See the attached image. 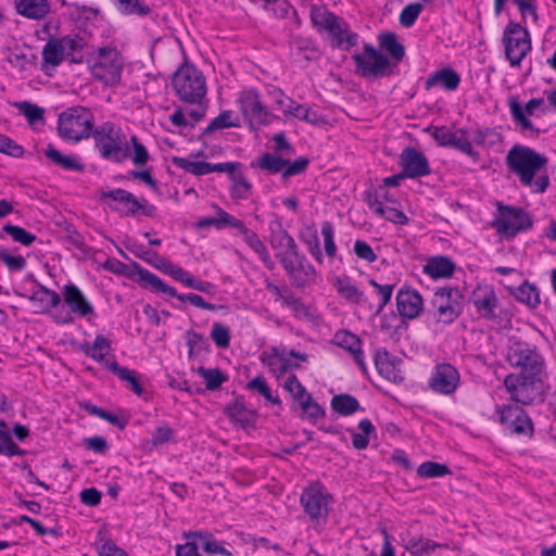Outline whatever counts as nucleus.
Instances as JSON below:
<instances>
[{
  "instance_id": "9b49d317",
  "label": "nucleus",
  "mask_w": 556,
  "mask_h": 556,
  "mask_svg": "<svg viewBox=\"0 0 556 556\" xmlns=\"http://www.w3.org/2000/svg\"><path fill=\"white\" fill-rule=\"evenodd\" d=\"M236 103L250 129L257 130L271 123L276 116L263 103L260 92L244 89L237 94Z\"/></svg>"
},
{
  "instance_id": "4d7b16f0",
  "label": "nucleus",
  "mask_w": 556,
  "mask_h": 556,
  "mask_svg": "<svg viewBox=\"0 0 556 556\" xmlns=\"http://www.w3.org/2000/svg\"><path fill=\"white\" fill-rule=\"evenodd\" d=\"M174 164L195 176H203L210 174V163L204 161H190L185 157H175Z\"/></svg>"
},
{
  "instance_id": "37998d69",
  "label": "nucleus",
  "mask_w": 556,
  "mask_h": 556,
  "mask_svg": "<svg viewBox=\"0 0 556 556\" xmlns=\"http://www.w3.org/2000/svg\"><path fill=\"white\" fill-rule=\"evenodd\" d=\"M330 405L331 408L341 416H351L358 410H364L357 399L346 393L334 395L331 399Z\"/></svg>"
},
{
  "instance_id": "5fc2aeb1",
  "label": "nucleus",
  "mask_w": 556,
  "mask_h": 556,
  "mask_svg": "<svg viewBox=\"0 0 556 556\" xmlns=\"http://www.w3.org/2000/svg\"><path fill=\"white\" fill-rule=\"evenodd\" d=\"M186 342L189 348L188 354H189L190 358L198 357L203 352L208 351L207 340L204 338L203 334H201L197 331H193V330L187 331L186 332Z\"/></svg>"
},
{
  "instance_id": "ea45409f",
  "label": "nucleus",
  "mask_w": 556,
  "mask_h": 556,
  "mask_svg": "<svg viewBox=\"0 0 556 556\" xmlns=\"http://www.w3.org/2000/svg\"><path fill=\"white\" fill-rule=\"evenodd\" d=\"M375 366L378 372L388 380L395 381L399 372L395 361L386 349H379L375 355Z\"/></svg>"
},
{
  "instance_id": "338daca9",
  "label": "nucleus",
  "mask_w": 556,
  "mask_h": 556,
  "mask_svg": "<svg viewBox=\"0 0 556 556\" xmlns=\"http://www.w3.org/2000/svg\"><path fill=\"white\" fill-rule=\"evenodd\" d=\"M299 405L306 418L314 422L325 417V409L313 400L312 395L306 396Z\"/></svg>"
},
{
  "instance_id": "a878e982",
  "label": "nucleus",
  "mask_w": 556,
  "mask_h": 556,
  "mask_svg": "<svg viewBox=\"0 0 556 556\" xmlns=\"http://www.w3.org/2000/svg\"><path fill=\"white\" fill-rule=\"evenodd\" d=\"M94 129L91 111L84 106H72V141L89 138Z\"/></svg>"
},
{
  "instance_id": "423d86ee",
  "label": "nucleus",
  "mask_w": 556,
  "mask_h": 556,
  "mask_svg": "<svg viewBox=\"0 0 556 556\" xmlns=\"http://www.w3.org/2000/svg\"><path fill=\"white\" fill-rule=\"evenodd\" d=\"M506 361L511 367L520 369L519 376L528 379H541L545 369V359L539 349L514 338L509 339Z\"/></svg>"
},
{
  "instance_id": "c03bdc74",
  "label": "nucleus",
  "mask_w": 556,
  "mask_h": 556,
  "mask_svg": "<svg viewBox=\"0 0 556 556\" xmlns=\"http://www.w3.org/2000/svg\"><path fill=\"white\" fill-rule=\"evenodd\" d=\"M514 295L518 302L527 305L529 308H536L541 303L539 288L529 281H523L516 289Z\"/></svg>"
},
{
  "instance_id": "13d9d810",
  "label": "nucleus",
  "mask_w": 556,
  "mask_h": 556,
  "mask_svg": "<svg viewBox=\"0 0 556 556\" xmlns=\"http://www.w3.org/2000/svg\"><path fill=\"white\" fill-rule=\"evenodd\" d=\"M451 473V469L440 463L425 462L417 468V475L421 478H440Z\"/></svg>"
},
{
  "instance_id": "0e129e2a",
  "label": "nucleus",
  "mask_w": 556,
  "mask_h": 556,
  "mask_svg": "<svg viewBox=\"0 0 556 556\" xmlns=\"http://www.w3.org/2000/svg\"><path fill=\"white\" fill-rule=\"evenodd\" d=\"M422 11V4L419 2H413L407 4L401 12L399 21L400 24L405 27H412Z\"/></svg>"
},
{
  "instance_id": "c85d7f7f",
  "label": "nucleus",
  "mask_w": 556,
  "mask_h": 556,
  "mask_svg": "<svg viewBox=\"0 0 556 556\" xmlns=\"http://www.w3.org/2000/svg\"><path fill=\"white\" fill-rule=\"evenodd\" d=\"M484 140V135L481 130H477L473 136H470L469 131L465 128H458L453 131L451 141L452 148L463 152L472 160L479 159V153L473 149L472 143L481 144Z\"/></svg>"
},
{
  "instance_id": "f8f14e48",
  "label": "nucleus",
  "mask_w": 556,
  "mask_h": 556,
  "mask_svg": "<svg viewBox=\"0 0 556 556\" xmlns=\"http://www.w3.org/2000/svg\"><path fill=\"white\" fill-rule=\"evenodd\" d=\"M308 164L309 160L305 156L290 161L278 153L266 152L251 165L269 175L281 174V179L287 181L290 177L303 174L307 169Z\"/></svg>"
},
{
  "instance_id": "6e6552de",
  "label": "nucleus",
  "mask_w": 556,
  "mask_h": 556,
  "mask_svg": "<svg viewBox=\"0 0 556 556\" xmlns=\"http://www.w3.org/2000/svg\"><path fill=\"white\" fill-rule=\"evenodd\" d=\"M88 68L98 80L106 86H117L124 70V59L119 51L111 46L101 47L87 58Z\"/></svg>"
},
{
  "instance_id": "2eb2a0df",
  "label": "nucleus",
  "mask_w": 556,
  "mask_h": 556,
  "mask_svg": "<svg viewBox=\"0 0 556 556\" xmlns=\"http://www.w3.org/2000/svg\"><path fill=\"white\" fill-rule=\"evenodd\" d=\"M509 113L516 128L525 136H538V129L530 121V116H534L535 112L544 105L543 98H533L525 105L519 102L517 96H510L507 101Z\"/></svg>"
},
{
  "instance_id": "58836bf2",
  "label": "nucleus",
  "mask_w": 556,
  "mask_h": 556,
  "mask_svg": "<svg viewBox=\"0 0 556 556\" xmlns=\"http://www.w3.org/2000/svg\"><path fill=\"white\" fill-rule=\"evenodd\" d=\"M7 62L17 70L20 73H24L35 68L37 66L38 56L33 51H10L7 55Z\"/></svg>"
},
{
  "instance_id": "6ab92c4d",
  "label": "nucleus",
  "mask_w": 556,
  "mask_h": 556,
  "mask_svg": "<svg viewBox=\"0 0 556 556\" xmlns=\"http://www.w3.org/2000/svg\"><path fill=\"white\" fill-rule=\"evenodd\" d=\"M540 380L510 374L505 377L504 387L510 400L522 405H531L540 397V390L536 384Z\"/></svg>"
},
{
  "instance_id": "4be33fe9",
  "label": "nucleus",
  "mask_w": 556,
  "mask_h": 556,
  "mask_svg": "<svg viewBox=\"0 0 556 556\" xmlns=\"http://www.w3.org/2000/svg\"><path fill=\"white\" fill-rule=\"evenodd\" d=\"M268 243L275 252V257L280 265L289 261L300 252L294 238L282 227L280 223H275L269 227Z\"/></svg>"
},
{
  "instance_id": "e433bc0d",
  "label": "nucleus",
  "mask_w": 556,
  "mask_h": 556,
  "mask_svg": "<svg viewBox=\"0 0 556 556\" xmlns=\"http://www.w3.org/2000/svg\"><path fill=\"white\" fill-rule=\"evenodd\" d=\"M80 348L87 356L102 364L104 368L108 359H115L114 356L106 357L112 350V345L110 340L102 334H97L92 344L86 342Z\"/></svg>"
},
{
  "instance_id": "a19ab883",
  "label": "nucleus",
  "mask_w": 556,
  "mask_h": 556,
  "mask_svg": "<svg viewBox=\"0 0 556 556\" xmlns=\"http://www.w3.org/2000/svg\"><path fill=\"white\" fill-rule=\"evenodd\" d=\"M122 15L146 17L151 13V7L144 0H112Z\"/></svg>"
},
{
  "instance_id": "3c124183",
  "label": "nucleus",
  "mask_w": 556,
  "mask_h": 556,
  "mask_svg": "<svg viewBox=\"0 0 556 556\" xmlns=\"http://www.w3.org/2000/svg\"><path fill=\"white\" fill-rule=\"evenodd\" d=\"M369 285L375 289V293L379 299L378 305L372 311L375 315L382 313L384 307L390 303L393 294L394 285L391 283H378L376 280L370 279Z\"/></svg>"
},
{
  "instance_id": "cd10ccee",
  "label": "nucleus",
  "mask_w": 556,
  "mask_h": 556,
  "mask_svg": "<svg viewBox=\"0 0 556 556\" xmlns=\"http://www.w3.org/2000/svg\"><path fill=\"white\" fill-rule=\"evenodd\" d=\"M460 75L452 67H443L428 75L425 89L439 87L445 91H455L460 85Z\"/></svg>"
},
{
  "instance_id": "8fccbe9b",
  "label": "nucleus",
  "mask_w": 556,
  "mask_h": 556,
  "mask_svg": "<svg viewBox=\"0 0 556 556\" xmlns=\"http://www.w3.org/2000/svg\"><path fill=\"white\" fill-rule=\"evenodd\" d=\"M239 121L235 116L233 112L230 110H226L220 112L216 117H214L211 123L205 128L204 132L210 134L216 130H222L230 127H238Z\"/></svg>"
},
{
  "instance_id": "603ef678",
  "label": "nucleus",
  "mask_w": 556,
  "mask_h": 556,
  "mask_svg": "<svg viewBox=\"0 0 556 556\" xmlns=\"http://www.w3.org/2000/svg\"><path fill=\"white\" fill-rule=\"evenodd\" d=\"M198 374L204 380L206 389L214 391L227 381L228 377L218 368L199 367Z\"/></svg>"
},
{
  "instance_id": "69168bd1",
  "label": "nucleus",
  "mask_w": 556,
  "mask_h": 556,
  "mask_svg": "<svg viewBox=\"0 0 556 556\" xmlns=\"http://www.w3.org/2000/svg\"><path fill=\"white\" fill-rule=\"evenodd\" d=\"M130 142L132 147V152H129V156L132 163L138 167L147 165V163L150 160V155L147 148L138 140L136 136H132L130 138Z\"/></svg>"
},
{
  "instance_id": "4c0bfd02",
  "label": "nucleus",
  "mask_w": 556,
  "mask_h": 556,
  "mask_svg": "<svg viewBox=\"0 0 556 556\" xmlns=\"http://www.w3.org/2000/svg\"><path fill=\"white\" fill-rule=\"evenodd\" d=\"M29 303L35 313H43L60 303V296L56 292L45 287H38L29 298Z\"/></svg>"
},
{
  "instance_id": "0eeeda50",
  "label": "nucleus",
  "mask_w": 556,
  "mask_h": 556,
  "mask_svg": "<svg viewBox=\"0 0 556 556\" xmlns=\"http://www.w3.org/2000/svg\"><path fill=\"white\" fill-rule=\"evenodd\" d=\"M101 157L122 163L129 157V144L122 128L111 122L99 125L92 135Z\"/></svg>"
},
{
  "instance_id": "aec40b11",
  "label": "nucleus",
  "mask_w": 556,
  "mask_h": 556,
  "mask_svg": "<svg viewBox=\"0 0 556 556\" xmlns=\"http://www.w3.org/2000/svg\"><path fill=\"white\" fill-rule=\"evenodd\" d=\"M352 59L356 65V72L362 76H383L391 66L389 59L371 45H366L363 52L354 54Z\"/></svg>"
},
{
  "instance_id": "680f3d73",
  "label": "nucleus",
  "mask_w": 556,
  "mask_h": 556,
  "mask_svg": "<svg viewBox=\"0 0 556 556\" xmlns=\"http://www.w3.org/2000/svg\"><path fill=\"white\" fill-rule=\"evenodd\" d=\"M152 266L162 271L165 275L170 276L174 280L177 281V277H179L182 267L174 264L173 262L166 260L163 256L154 254L153 261H149Z\"/></svg>"
},
{
  "instance_id": "774afa93",
  "label": "nucleus",
  "mask_w": 556,
  "mask_h": 556,
  "mask_svg": "<svg viewBox=\"0 0 556 556\" xmlns=\"http://www.w3.org/2000/svg\"><path fill=\"white\" fill-rule=\"evenodd\" d=\"M251 188L252 186L245 177L241 175L235 176L230 191L231 198L237 200H245L250 197Z\"/></svg>"
},
{
  "instance_id": "c9c22d12",
  "label": "nucleus",
  "mask_w": 556,
  "mask_h": 556,
  "mask_svg": "<svg viewBox=\"0 0 556 556\" xmlns=\"http://www.w3.org/2000/svg\"><path fill=\"white\" fill-rule=\"evenodd\" d=\"M64 46L56 39H50L42 49L41 71L49 74L50 70L59 66L64 59Z\"/></svg>"
},
{
  "instance_id": "72a5a7b5",
  "label": "nucleus",
  "mask_w": 556,
  "mask_h": 556,
  "mask_svg": "<svg viewBox=\"0 0 556 556\" xmlns=\"http://www.w3.org/2000/svg\"><path fill=\"white\" fill-rule=\"evenodd\" d=\"M455 270L454 262L443 255L430 257L422 267V273L433 279L452 277Z\"/></svg>"
},
{
  "instance_id": "09e8293b",
  "label": "nucleus",
  "mask_w": 556,
  "mask_h": 556,
  "mask_svg": "<svg viewBox=\"0 0 556 556\" xmlns=\"http://www.w3.org/2000/svg\"><path fill=\"white\" fill-rule=\"evenodd\" d=\"M358 429L362 431L361 433L353 432L352 434V445L356 450H365L369 444V437L371 434H376V429L372 422L365 418L358 422Z\"/></svg>"
},
{
  "instance_id": "e2e57ef3",
  "label": "nucleus",
  "mask_w": 556,
  "mask_h": 556,
  "mask_svg": "<svg viewBox=\"0 0 556 556\" xmlns=\"http://www.w3.org/2000/svg\"><path fill=\"white\" fill-rule=\"evenodd\" d=\"M321 236L324 238L325 253L329 258H333L337 254V245L334 242V228L328 220L321 223Z\"/></svg>"
},
{
  "instance_id": "9d476101",
  "label": "nucleus",
  "mask_w": 556,
  "mask_h": 556,
  "mask_svg": "<svg viewBox=\"0 0 556 556\" xmlns=\"http://www.w3.org/2000/svg\"><path fill=\"white\" fill-rule=\"evenodd\" d=\"M101 199L112 201L110 204L111 210L119 213L123 216L153 217L156 213L155 205L151 204L144 198H137L135 194L125 189L117 188L102 192Z\"/></svg>"
},
{
  "instance_id": "6e6d98bb",
  "label": "nucleus",
  "mask_w": 556,
  "mask_h": 556,
  "mask_svg": "<svg viewBox=\"0 0 556 556\" xmlns=\"http://www.w3.org/2000/svg\"><path fill=\"white\" fill-rule=\"evenodd\" d=\"M247 389L257 392L274 405H280L279 396L273 395L271 390L263 376H256L247 383Z\"/></svg>"
},
{
  "instance_id": "7c9ffc66",
  "label": "nucleus",
  "mask_w": 556,
  "mask_h": 556,
  "mask_svg": "<svg viewBox=\"0 0 556 556\" xmlns=\"http://www.w3.org/2000/svg\"><path fill=\"white\" fill-rule=\"evenodd\" d=\"M239 232L242 235L247 245L260 257L264 266L267 269L273 270L275 268V263L271 260L265 243L261 240L258 235L252 229L248 228L245 224L243 225V228L239 230Z\"/></svg>"
},
{
  "instance_id": "5701e85b",
  "label": "nucleus",
  "mask_w": 556,
  "mask_h": 556,
  "mask_svg": "<svg viewBox=\"0 0 556 556\" xmlns=\"http://www.w3.org/2000/svg\"><path fill=\"white\" fill-rule=\"evenodd\" d=\"M399 164L403 176L410 179L425 177L431 173L428 159L422 152L412 147H407L401 152Z\"/></svg>"
},
{
  "instance_id": "dca6fc26",
  "label": "nucleus",
  "mask_w": 556,
  "mask_h": 556,
  "mask_svg": "<svg viewBox=\"0 0 556 556\" xmlns=\"http://www.w3.org/2000/svg\"><path fill=\"white\" fill-rule=\"evenodd\" d=\"M470 302L480 318L496 320L502 317V304L494 287L489 283H479L472 290Z\"/></svg>"
},
{
  "instance_id": "f03ea898",
  "label": "nucleus",
  "mask_w": 556,
  "mask_h": 556,
  "mask_svg": "<svg viewBox=\"0 0 556 556\" xmlns=\"http://www.w3.org/2000/svg\"><path fill=\"white\" fill-rule=\"evenodd\" d=\"M300 505L307 518L308 527L319 533L326 528L334 497L321 482L313 481L303 489Z\"/></svg>"
},
{
  "instance_id": "1a4fd4ad",
  "label": "nucleus",
  "mask_w": 556,
  "mask_h": 556,
  "mask_svg": "<svg viewBox=\"0 0 556 556\" xmlns=\"http://www.w3.org/2000/svg\"><path fill=\"white\" fill-rule=\"evenodd\" d=\"M502 43L505 59L511 67H519L532 50L531 36L527 27L510 21L503 30Z\"/></svg>"
},
{
  "instance_id": "39448f33",
  "label": "nucleus",
  "mask_w": 556,
  "mask_h": 556,
  "mask_svg": "<svg viewBox=\"0 0 556 556\" xmlns=\"http://www.w3.org/2000/svg\"><path fill=\"white\" fill-rule=\"evenodd\" d=\"M172 86L181 102L200 106L205 100L206 79L203 73L192 64L185 63L174 73Z\"/></svg>"
},
{
  "instance_id": "a18cd8bd",
  "label": "nucleus",
  "mask_w": 556,
  "mask_h": 556,
  "mask_svg": "<svg viewBox=\"0 0 556 556\" xmlns=\"http://www.w3.org/2000/svg\"><path fill=\"white\" fill-rule=\"evenodd\" d=\"M370 211L374 212L376 216L397 225H405L408 222V218L402 211L388 205H382L377 200H374L370 203Z\"/></svg>"
},
{
  "instance_id": "de8ad7c7",
  "label": "nucleus",
  "mask_w": 556,
  "mask_h": 556,
  "mask_svg": "<svg viewBox=\"0 0 556 556\" xmlns=\"http://www.w3.org/2000/svg\"><path fill=\"white\" fill-rule=\"evenodd\" d=\"M301 239L306 245L308 253L318 264H323L324 255L320 249V242L317 230L314 227H308L306 232L301 233Z\"/></svg>"
},
{
  "instance_id": "b1692460",
  "label": "nucleus",
  "mask_w": 556,
  "mask_h": 556,
  "mask_svg": "<svg viewBox=\"0 0 556 556\" xmlns=\"http://www.w3.org/2000/svg\"><path fill=\"white\" fill-rule=\"evenodd\" d=\"M396 308L401 317L417 318L424 311V300L420 293L410 288L403 287L396 293Z\"/></svg>"
},
{
  "instance_id": "79ce46f5",
  "label": "nucleus",
  "mask_w": 556,
  "mask_h": 556,
  "mask_svg": "<svg viewBox=\"0 0 556 556\" xmlns=\"http://www.w3.org/2000/svg\"><path fill=\"white\" fill-rule=\"evenodd\" d=\"M226 416L235 424L241 425L243 428L253 422L254 413L247 408L243 402L235 401L225 407Z\"/></svg>"
},
{
  "instance_id": "473e14b6",
  "label": "nucleus",
  "mask_w": 556,
  "mask_h": 556,
  "mask_svg": "<svg viewBox=\"0 0 556 556\" xmlns=\"http://www.w3.org/2000/svg\"><path fill=\"white\" fill-rule=\"evenodd\" d=\"M72 314L88 323H93L98 318L92 302L74 285H72Z\"/></svg>"
},
{
  "instance_id": "4468645a",
  "label": "nucleus",
  "mask_w": 556,
  "mask_h": 556,
  "mask_svg": "<svg viewBox=\"0 0 556 556\" xmlns=\"http://www.w3.org/2000/svg\"><path fill=\"white\" fill-rule=\"evenodd\" d=\"M462 293L457 288H442L432 298L433 317L445 325L455 321L463 311Z\"/></svg>"
},
{
  "instance_id": "2f4dec72",
  "label": "nucleus",
  "mask_w": 556,
  "mask_h": 556,
  "mask_svg": "<svg viewBox=\"0 0 556 556\" xmlns=\"http://www.w3.org/2000/svg\"><path fill=\"white\" fill-rule=\"evenodd\" d=\"M16 12L27 18L40 21L50 13L48 0H14Z\"/></svg>"
},
{
  "instance_id": "7ed1b4c3",
  "label": "nucleus",
  "mask_w": 556,
  "mask_h": 556,
  "mask_svg": "<svg viewBox=\"0 0 556 556\" xmlns=\"http://www.w3.org/2000/svg\"><path fill=\"white\" fill-rule=\"evenodd\" d=\"M311 20L318 31L328 35L333 48L350 50L358 42V35L351 30L349 24L340 16L323 7H312Z\"/></svg>"
},
{
  "instance_id": "a211bd4d",
  "label": "nucleus",
  "mask_w": 556,
  "mask_h": 556,
  "mask_svg": "<svg viewBox=\"0 0 556 556\" xmlns=\"http://www.w3.org/2000/svg\"><path fill=\"white\" fill-rule=\"evenodd\" d=\"M496 414L500 424L511 434L532 437L533 422L521 407L513 404L498 405Z\"/></svg>"
},
{
  "instance_id": "f704fd0d",
  "label": "nucleus",
  "mask_w": 556,
  "mask_h": 556,
  "mask_svg": "<svg viewBox=\"0 0 556 556\" xmlns=\"http://www.w3.org/2000/svg\"><path fill=\"white\" fill-rule=\"evenodd\" d=\"M333 286L338 294L346 302L356 305H364L367 303V296L365 293L358 289L349 277H336Z\"/></svg>"
},
{
  "instance_id": "f257e3e1",
  "label": "nucleus",
  "mask_w": 556,
  "mask_h": 556,
  "mask_svg": "<svg viewBox=\"0 0 556 556\" xmlns=\"http://www.w3.org/2000/svg\"><path fill=\"white\" fill-rule=\"evenodd\" d=\"M547 162L546 155L519 143L514 144L505 157L508 170L534 193H544L549 186Z\"/></svg>"
},
{
  "instance_id": "20e7f679",
  "label": "nucleus",
  "mask_w": 556,
  "mask_h": 556,
  "mask_svg": "<svg viewBox=\"0 0 556 556\" xmlns=\"http://www.w3.org/2000/svg\"><path fill=\"white\" fill-rule=\"evenodd\" d=\"M494 206L490 226L502 240L510 241L533 227L532 216L525 208L504 204L501 201H496Z\"/></svg>"
},
{
  "instance_id": "412c9836",
  "label": "nucleus",
  "mask_w": 556,
  "mask_h": 556,
  "mask_svg": "<svg viewBox=\"0 0 556 556\" xmlns=\"http://www.w3.org/2000/svg\"><path fill=\"white\" fill-rule=\"evenodd\" d=\"M460 384V375L456 367L441 363L433 367L428 386L437 394L453 395Z\"/></svg>"
},
{
  "instance_id": "bb28decb",
  "label": "nucleus",
  "mask_w": 556,
  "mask_h": 556,
  "mask_svg": "<svg viewBox=\"0 0 556 556\" xmlns=\"http://www.w3.org/2000/svg\"><path fill=\"white\" fill-rule=\"evenodd\" d=\"M137 275L140 283H142L144 288H148L156 293H163L168 296L177 298L181 302L190 303V298L192 296V293L178 294L174 287H170L167 283H165L159 276L151 273L150 270L139 266L137 268Z\"/></svg>"
},
{
  "instance_id": "c756f323",
  "label": "nucleus",
  "mask_w": 556,
  "mask_h": 556,
  "mask_svg": "<svg viewBox=\"0 0 556 556\" xmlns=\"http://www.w3.org/2000/svg\"><path fill=\"white\" fill-rule=\"evenodd\" d=\"M400 539L405 549L415 556H429L441 547V544L421 535L414 536L409 531L401 533Z\"/></svg>"
},
{
  "instance_id": "bf43d9fd",
  "label": "nucleus",
  "mask_w": 556,
  "mask_h": 556,
  "mask_svg": "<svg viewBox=\"0 0 556 556\" xmlns=\"http://www.w3.org/2000/svg\"><path fill=\"white\" fill-rule=\"evenodd\" d=\"M283 389L299 404L302 403L306 399V396L311 395L295 375H291L287 378V380L283 383Z\"/></svg>"
},
{
  "instance_id": "49530a36",
  "label": "nucleus",
  "mask_w": 556,
  "mask_h": 556,
  "mask_svg": "<svg viewBox=\"0 0 556 556\" xmlns=\"http://www.w3.org/2000/svg\"><path fill=\"white\" fill-rule=\"evenodd\" d=\"M380 47L386 50L390 56L400 62L405 55L404 46L397 40V37L393 33H386L379 37Z\"/></svg>"
},
{
  "instance_id": "393cba45",
  "label": "nucleus",
  "mask_w": 556,
  "mask_h": 556,
  "mask_svg": "<svg viewBox=\"0 0 556 556\" xmlns=\"http://www.w3.org/2000/svg\"><path fill=\"white\" fill-rule=\"evenodd\" d=\"M331 343L349 352L361 371L367 374L362 340L356 334L345 329L338 330L333 334Z\"/></svg>"
},
{
  "instance_id": "864d4df0",
  "label": "nucleus",
  "mask_w": 556,
  "mask_h": 556,
  "mask_svg": "<svg viewBox=\"0 0 556 556\" xmlns=\"http://www.w3.org/2000/svg\"><path fill=\"white\" fill-rule=\"evenodd\" d=\"M14 105L18 109L20 113L26 117L27 122L33 127L43 125L45 111L42 108L27 101L17 102Z\"/></svg>"
},
{
  "instance_id": "052dcab7",
  "label": "nucleus",
  "mask_w": 556,
  "mask_h": 556,
  "mask_svg": "<svg viewBox=\"0 0 556 556\" xmlns=\"http://www.w3.org/2000/svg\"><path fill=\"white\" fill-rule=\"evenodd\" d=\"M2 230L25 247L31 245L37 239L35 235L16 225H4Z\"/></svg>"
},
{
  "instance_id": "ddd939ff",
  "label": "nucleus",
  "mask_w": 556,
  "mask_h": 556,
  "mask_svg": "<svg viewBox=\"0 0 556 556\" xmlns=\"http://www.w3.org/2000/svg\"><path fill=\"white\" fill-rule=\"evenodd\" d=\"M260 361L274 377L280 379L288 371L300 368L299 362H307L308 355L295 350L287 351L285 348L271 346L261 353Z\"/></svg>"
},
{
  "instance_id": "f3484780",
  "label": "nucleus",
  "mask_w": 556,
  "mask_h": 556,
  "mask_svg": "<svg viewBox=\"0 0 556 556\" xmlns=\"http://www.w3.org/2000/svg\"><path fill=\"white\" fill-rule=\"evenodd\" d=\"M281 267L291 285L296 289L311 287L319 279V274L315 266L301 251L283 263Z\"/></svg>"
}]
</instances>
